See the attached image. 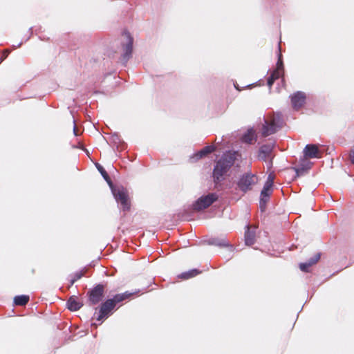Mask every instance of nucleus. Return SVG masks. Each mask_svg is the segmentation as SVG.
<instances>
[{"label": "nucleus", "instance_id": "obj_1", "mask_svg": "<svg viewBox=\"0 0 354 354\" xmlns=\"http://www.w3.org/2000/svg\"><path fill=\"white\" fill-rule=\"evenodd\" d=\"M134 294L135 292L126 291L123 293L116 294L113 298L106 299L100 306L99 313L96 318L97 320L100 321L107 317L118 304L130 299Z\"/></svg>", "mask_w": 354, "mask_h": 354}, {"label": "nucleus", "instance_id": "obj_24", "mask_svg": "<svg viewBox=\"0 0 354 354\" xmlns=\"http://www.w3.org/2000/svg\"><path fill=\"white\" fill-rule=\"evenodd\" d=\"M320 257H321V254L317 253L315 255V257L313 258H311V265L317 263L319 261Z\"/></svg>", "mask_w": 354, "mask_h": 354}, {"label": "nucleus", "instance_id": "obj_25", "mask_svg": "<svg viewBox=\"0 0 354 354\" xmlns=\"http://www.w3.org/2000/svg\"><path fill=\"white\" fill-rule=\"evenodd\" d=\"M349 158H350L351 162L353 164H354V146H353V149L350 152Z\"/></svg>", "mask_w": 354, "mask_h": 354}, {"label": "nucleus", "instance_id": "obj_16", "mask_svg": "<svg viewBox=\"0 0 354 354\" xmlns=\"http://www.w3.org/2000/svg\"><path fill=\"white\" fill-rule=\"evenodd\" d=\"M324 151V147L321 146L319 147L317 145L311 144V158H320L322 157V155Z\"/></svg>", "mask_w": 354, "mask_h": 354}, {"label": "nucleus", "instance_id": "obj_14", "mask_svg": "<svg viewBox=\"0 0 354 354\" xmlns=\"http://www.w3.org/2000/svg\"><path fill=\"white\" fill-rule=\"evenodd\" d=\"M215 150L216 147L213 145L206 146L204 148H203L201 151H199L198 153H196L193 158H196V160H198L214 152Z\"/></svg>", "mask_w": 354, "mask_h": 354}, {"label": "nucleus", "instance_id": "obj_9", "mask_svg": "<svg viewBox=\"0 0 354 354\" xmlns=\"http://www.w3.org/2000/svg\"><path fill=\"white\" fill-rule=\"evenodd\" d=\"M115 200L121 204L123 211H129L131 208V203L128 192L124 189L118 188L113 192Z\"/></svg>", "mask_w": 354, "mask_h": 354}, {"label": "nucleus", "instance_id": "obj_3", "mask_svg": "<svg viewBox=\"0 0 354 354\" xmlns=\"http://www.w3.org/2000/svg\"><path fill=\"white\" fill-rule=\"evenodd\" d=\"M283 126V120L279 113L268 115L262 127V136H268L274 133Z\"/></svg>", "mask_w": 354, "mask_h": 354}, {"label": "nucleus", "instance_id": "obj_13", "mask_svg": "<svg viewBox=\"0 0 354 354\" xmlns=\"http://www.w3.org/2000/svg\"><path fill=\"white\" fill-rule=\"evenodd\" d=\"M248 229L245 233V242L247 245H252L255 243V227L251 230V227L248 226Z\"/></svg>", "mask_w": 354, "mask_h": 354}, {"label": "nucleus", "instance_id": "obj_27", "mask_svg": "<svg viewBox=\"0 0 354 354\" xmlns=\"http://www.w3.org/2000/svg\"><path fill=\"white\" fill-rule=\"evenodd\" d=\"M73 132H74V134L75 136H77V127L75 125H74V127H73Z\"/></svg>", "mask_w": 354, "mask_h": 354}, {"label": "nucleus", "instance_id": "obj_18", "mask_svg": "<svg viewBox=\"0 0 354 354\" xmlns=\"http://www.w3.org/2000/svg\"><path fill=\"white\" fill-rule=\"evenodd\" d=\"M271 152V148L270 146L263 145L260 148L259 158L261 160H266L267 157L269 156Z\"/></svg>", "mask_w": 354, "mask_h": 354}, {"label": "nucleus", "instance_id": "obj_20", "mask_svg": "<svg viewBox=\"0 0 354 354\" xmlns=\"http://www.w3.org/2000/svg\"><path fill=\"white\" fill-rule=\"evenodd\" d=\"M255 140V133L253 130H248L242 138L243 142L251 144Z\"/></svg>", "mask_w": 354, "mask_h": 354}, {"label": "nucleus", "instance_id": "obj_11", "mask_svg": "<svg viewBox=\"0 0 354 354\" xmlns=\"http://www.w3.org/2000/svg\"><path fill=\"white\" fill-rule=\"evenodd\" d=\"M306 95L301 91H297L291 96V104L292 108L298 111L306 103Z\"/></svg>", "mask_w": 354, "mask_h": 354}, {"label": "nucleus", "instance_id": "obj_6", "mask_svg": "<svg viewBox=\"0 0 354 354\" xmlns=\"http://www.w3.org/2000/svg\"><path fill=\"white\" fill-rule=\"evenodd\" d=\"M105 286L97 284L88 292V300L90 305L94 306L99 304L104 297Z\"/></svg>", "mask_w": 354, "mask_h": 354}, {"label": "nucleus", "instance_id": "obj_26", "mask_svg": "<svg viewBox=\"0 0 354 354\" xmlns=\"http://www.w3.org/2000/svg\"><path fill=\"white\" fill-rule=\"evenodd\" d=\"M282 65H283V63L281 59V57H279L276 66H282Z\"/></svg>", "mask_w": 354, "mask_h": 354}, {"label": "nucleus", "instance_id": "obj_10", "mask_svg": "<svg viewBox=\"0 0 354 354\" xmlns=\"http://www.w3.org/2000/svg\"><path fill=\"white\" fill-rule=\"evenodd\" d=\"M217 199L218 196L214 193H211L206 196H201L194 204V209L196 211L206 209Z\"/></svg>", "mask_w": 354, "mask_h": 354}, {"label": "nucleus", "instance_id": "obj_15", "mask_svg": "<svg viewBox=\"0 0 354 354\" xmlns=\"http://www.w3.org/2000/svg\"><path fill=\"white\" fill-rule=\"evenodd\" d=\"M67 306L70 310L76 311L80 309V308L82 306V304L77 301V299L75 297L72 296L68 299L67 301Z\"/></svg>", "mask_w": 354, "mask_h": 354}, {"label": "nucleus", "instance_id": "obj_4", "mask_svg": "<svg viewBox=\"0 0 354 354\" xmlns=\"http://www.w3.org/2000/svg\"><path fill=\"white\" fill-rule=\"evenodd\" d=\"M304 157L301 158L294 169L298 176L308 173L310 169V144L307 145L304 150Z\"/></svg>", "mask_w": 354, "mask_h": 354}, {"label": "nucleus", "instance_id": "obj_23", "mask_svg": "<svg viewBox=\"0 0 354 354\" xmlns=\"http://www.w3.org/2000/svg\"><path fill=\"white\" fill-rule=\"evenodd\" d=\"M299 268L304 272H309L310 263H301L299 264Z\"/></svg>", "mask_w": 354, "mask_h": 354}, {"label": "nucleus", "instance_id": "obj_22", "mask_svg": "<svg viewBox=\"0 0 354 354\" xmlns=\"http://www.w3.org/2000/svg\"><path fill=\"white\" fill-rule=\"evenodd\" d=\"M85 271H80L76 272L70 281V286H73L75 281L80 279L84 275Z\"/></svg>", "mask_w": 354, "mask_h": 354}, {"label": "nucleus", "instance_id": "obj_12", "mask_svg": "<svg viewBox=\"0 0 354 354\" xmlns=\"http://www.w3.org/2000/svg\"><path fill=\"white\" fill-rule=\"evenodd\" d=\"M284 68H275L270 73V76L268 78V86L270 88L275 80H279L281 77H283L284 71Z\"/></svg>", "mask_w": 354, "mask_h": 354}, {"label": "nucleus", "instance_id": "obj_7", "mask_svg": "<svg viewBox=\"0 0 354 354\" xmlns=\"http://www.w3.org/2000/svg\"><path fill=\"white\" fill-rule=\"evenodd\" d=\"M133 39L127 31H124L122 35V48L123 50V59L127 61L129 59L133 50Z\"/></svg>", "mask_w": 354, "mask_h": 354}, {"label": "nucleus", "instance_id": "obj_5", "mask_svg": "<svg viewBox=\"0 0 354 354\" xmlns=\"http://www.w3.org/2000/svg\"><path fill=\"white\" fill-rule=\"evenodd\" d=\"M258 177L255 174L246 173L243 174L237 183L238 187L243 192H247L252 189V187L257 183Z\"/></svg>", "mask_w": 354, "mask_h": 354}, {"label": "nucleus", "instance_id": "obj_8", "mask_svg": "<svg viewBox=\"0 0 354 354\" xmlns=\"http://www.w3.org/2000/svg\"><path fill=\"white\" fill-rule=\"evenodd\" d=\"M273 183L274 177L272 174H270L261 192L260 207L262 211L265 208L266 203L268 202L270 196L272 194Z\"/></svg>", "mask_w": 354, "mask_h": 354}, {"label": "nucleus", "instance_id": "obj_2", "mask_svg": "<svg viewBox=\"0 0 354 354\" xmlns=\"http://www.w3.org/2000/svg\"><path fill=\"white\" fill-rule=\"evenodd\" d=\"M237 153L227 151L216 163L213 176L216 183L219 182L222 177L229 171L236 159Z\"/></svg>", "mask_w": 354, "mask_h": 354}, {"label": "nucleus", "instance_id": "obj_19", "mask_svg": "<svg viewBox=\"0 0 354 354\" xmlns=\"http://www.w3.org/2000/svg\"><path fill=\"white\" fill-rule=\"evenodd\" d=\"M29 301V296L28 295H19L16 296L14 299L15 304L17 306H25Z\"/></svg>", "mask_w": 354, "mask_h": 354}, {"label": "nucleus", "instance_id": "obj_21", "mask_svg": "<svg viewBox=\"0 0 354 354\" xmlns=\"http://www.w3.org/2000/svg\"><path fill=\"white\" fill-rule=\"evenodd\" d=\"M96 167H97V170L100 172V174H102L103 178L105 179V180L109 184L111 183L109 176L107 174V172L105 171L104 167L98 163L96 164Z\"/></svg>", "mask_w": 354, "mask_h": 354}, {"label": "nucleus", "instance_id": "obj_17", "mask_svg": "<svg viewBox=\"0 0 354 354\" xmlns=\"http://www.w3.org/2000/svg\"><path fill=\"white\" fill-rule=\"evenodd\" d=\"M201 272L197 269H193L191 270H189L187 272H185L181 273L178 276L179 279H181L183 280H187L189 279H191L192 277H194L199 274Z\"/></svg>", "mask_w": 354, "mask_h": 354}]
</instances>
